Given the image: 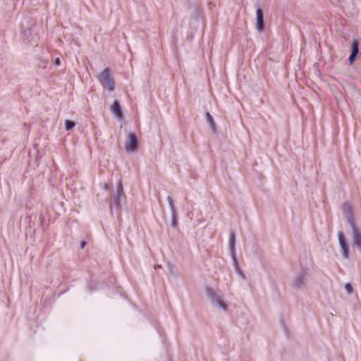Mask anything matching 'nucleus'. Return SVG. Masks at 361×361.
<instances>
[{"instance_id":"f257e3e1","label":"nucleus","mask_w":361,"mask_h":361,"mask_svg":"<svg viewBox=\"0 0 361 361\" xmlns=\"http://www.w3.org/2000/svg\"><path fill=\"white\" fill-rule=\"evenodd\" d=\"M206 293L214 307L224 312L227 311L229 304L219 289L207 287Z\"/></svg>"},{"instance_id":"f03ea898","label":"nucleus","mask_w":361,"mask_h":361,"mask_svg":"<svg viewBox=\"0 0 361 361\" xmlns=\"http://www.w3.org/2000/svg\"><path fill=\"white\" fill-rule=\"evenodd\" d=\"M343 211L345 214L347 221L352 229L353 245L358 249H361V233L354 221L350 208L347 204L343 205Z\"/></svg>"},{"instance_id":"7ed1b4c3","label":"nucleus","mask_w":361,"mask_h":361,"mask_svg":"<svg viewBox=\"0 0 361 361\" xmlns=\"http://www.w3.org/2000/svg\"><path fill=\"white\" fill-rule=\"evenodd\" d=\"M235 234L232 231L230 233V236H229V252H230V255L231 257L232 262H233V265L234 267L235 272L238 273V275L240 277L244 278L245 277L244 274H243L242 270L240 269L239 264L238 262V259H237V257H236V252H235Z\"/></svg>"},{"instance_id":"20e7f679","label":"nucleus","mask_w":361,"mask_h":361,"mask_svg":"<svg viewBox=\"0 0 361 361\" xmlns=\"http://www.w3.org/2000/svg\"><path fill=\"white\" fill-rule=\"evenodd\" d=\"M111 70L109 68H106L98 75V80L104 89H107L109 91L112 92L114 90V81L111 77Z\"/></svg>"},{"instance_id":"39448f33","label":"nucleus","mask_w":361,"mask_h":361,"mask_svg":"<svg viewBox=\"0 0 361 361\" xmlns=\"http://www.w3.org/2000/svg\"><path fill=\"white\" fill-rule=\"evenodd\" d=\"M125 198L123 193V186L121 182L117 185L116 192L113 195V204L111 207H114L117 210H120L121 205V202Z\"/></svg>"},{"instance_id":"423d86ee","label":"nucleus","mask_w":361,"mask_h":361,"mask_svg":"<svg viewBox=\"0 0 361 361\" xmlns=\"http://www.w3.org/2000/svg\"><path fill=\"white\" fill-rule=\"evenodd\" d=\"M138 142L137 136L134 133H128L125 144V149L128 153H133L137 150Z\"/></svg>"},{"instance_id":"0eeeda50","label":"nucleus","mask_w":361,"mask_h":361,"mask_svg":"<svg viewBox=\"0 0 361 361\" xmlns=\"http://www.w3.org/2000/svg\"><path fill=\"white\" fill-rule=\"evenodd\" d=\"M338 238L340 247L342 250L343 257V258L347 259L349 256V247L343 231H340L338 233Z\"/></svg>"},{"instance_id":"6e6552de","label":"nucleus","mask_w":361,"mask_h":361,"mask_svg":"<svg viewBox=\"0 0 361 361\" xmlns=\"http://www.w3.org/2000/svg\"><path fill=\"white\" fill-rule=\"evenodd\" d=\"M167 201L169 204V207L171 212V225L172 227L176 228L178 225V214L176 208L174 205L173 200L171 196H167Z\"/></svg>"},{"instance_id":"1a4fd4ad","label":"nucleus","mask_w":361,"mask_h":361,"mask_svg":"<svg viewBox=\"0 0 361 361\" xmlns=\"http://www.w3.org/2000/svg\"><path fill=\"white\" fill-rule=\"evenodd\" d=\"M264 27V16L262 8H257L256 11V28L258 32H262Z\"/></svg>"},{"instance_id":"9d476101","label":"nucleus","mask_w":361,"mask_h":361,"mask_svg":"<svg viewBox=\"0 0 361 361\" xmlns=\"http://www.w3.org/2000/svg\"><path fill=\"white\" fill-rule=\"evenodd\" d=\"M358 53H359V42L357 40L354 39L351 44V54L350 55L349 59H348L350 63H352L355 61Z\"/></svg>"},{"instance_id":"9b49d317","label":"nucleus","mask_w":361,"mask_h":361,"mask_svg":"<svg viewBox=\"0 0 361 361\" xmlns=\"http://www.w3.org/2000/svg\"><path fill=\"white\" fill-rule=\"evenodd\" d=\"M112 114L118 119L122 118V110L119 102L115 100L111 107Z\"/></svg>"},{"instance_id":"f8f14e48","label":"nucleus","mask_w":361,"mask_h":361,"mask_svg":"<svg viewBox=\"0 0 361 361\" xmlns=\"http://www.w3.org/2000/svg\"><path fill=\"white\" fill-rule=\"evenodd\" d=\"M305 276L303 273L298 274L293 280V286L296 288H301L305 285Z\"/></svg>"},{"instance_id":"ddd939ff","label":"nucleus","mask_w":361,"mask_h":361,"mask_svg":"<svg viewBox=\"0 0 361 361\" xmlns=\"http://www.w3.org/2000/svg\"><path fill=\"white\" fill-rule=\"evenodd\" d=\"M206 119H207V123L209 124L212 130L213 131H214L215 130V123H214L212 116L209 112H207L206 114Z\"/></svg>"},{"instance_id":"4468645a","label":"nucleus","mask_w":361,"mask_h":361,"mask_svg":"<svg viewBox=\"0 0 361 361\" xmlns=\"http://www.w3.org/2000/svg\"><path fill=\"white\" fill-rule=\"evenodd\" d=\"M75 126V123L72 121H66V129L67 130H71L72 128H73Z\"/></svg>"},{"instance_id":"2eb2a0df","label":"nucleus","mask_w":361,"mask_h":361,"mask_svg":"<svg viewBox=\"0 0 361 361\" xmlns=\"http://www.w3.org/2000/svg\"><path fill=\"white\" fill-rule=\"evenodd\" d=\"M345 289L348 294H351L353 292V288L350 283H347L345 284Z\"/></svg>"},{"instance_id":"dca6fc26","label":"nucleus","mask_w":361,"mask_h":361,"mask_svg":"<svg viewBox=\"0 0 361 361\" xmlns=\"http://www.w3.org/2000/svg\"><path fill=\"white\" fill-rule=\"evenodd\" d=\"M54 65H55V66H59V65H60V63H61L60 59H59V58H56V59H54Z\"/></svg>"},{"instance_id":"f3484780","label":"nucleus","mask_w":361,"mask_h":361,"mask_svg":"<svg viewBox=\"0 0 361 361\" xmlns=\"http://www.w3.org/2000/svg\"><path fill=\"white\" fill-rule=\"evenodd\" d=\"M85 245H86V242H85V241H82V242L80 243V247H81L82 248H83V247H85Z\"/></svg>"},{"instance_id":"a211bd4d","label":"nucleus","mask_w":361,"mask_h":361,"mask_svg":"<svg viewBox=\"0 0 361 361\" xmlns=\"http://www.w3.org/2000/svg\"><path fill=\"white\" fill-rule=\"evenodd\" d=\"M104 188H105L106 190H108V189H109V186H108L106 184H104Z\"/></svg>"}]
</instances>
